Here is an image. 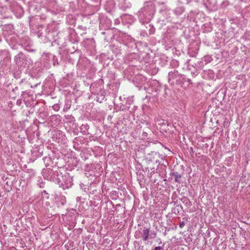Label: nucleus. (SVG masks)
Returning <instances> with one entry per match:
<instances>
[{
  "mask_svg": "<svg viewBox=\"0 0 250 250\" xmlns=\"http://www.w3.org/2000/svg\"><path fill=\"white\" fill-rule=\"evenodd\" d=\"M16 64L20 66H22L26 61L25 56L21 52L16 55L14 57Z\"/></svg>",
  "mask_w": 250,
  "mask_h": 250,
  "instance_id": "f257e3e1",
  "label": "nucleus"
},
{
  "mask_svg": "<svg viewBox=\"0 0 250 250\" xmlns=\"http://www.w3.org/2000/svg\"><path fill=\"white\" fill-rule=\"evenodd\" d=\"M70 108V105H68L67 104L65 105V106L64 108V110H67Z\"/></svg>",
  "mask_w": 250,
  "mask_h": 250,
  "instance_id": "423d86ee",
  "label": "nucleus"
},
{
  "mask_svg": "<svg viewBox=\"0 0 250 250\" xmlns=\"http://www.w3.org/2000/svg\"><path fill=\"white\" fill-rule=\"evenodd\" d=\"M178 74V71L176 70H174L173 71H171L168 73V80L170 81L176 78Z\"/></svg>",
  "mask_w": 250,
  "mask_h": 250,
  "instance_id": "f03ea898",
  "label": "nucleus"
},
{
  "mask_svg": "<svg viewBox=\"0 0 250 250\" xmlns=\"http://www.w3.org/2000/svg\"><path fill=\"white\" fill-rule=\"evenodd\" d=\"M149 230L148 229H145L143 230L142 238H143L144 240L146 241L149 235Z\"/></svg>",
  "mask_w": 250,
  "mask_h": 250,
  "instance_id": "7ed1b4c3",
  "label": "nucleus"
},
{
  "mask_svg": "<svg viewBox=\"0 0 250 250\" xmlns=\"http://www.w3.org/2000/svg\"><path fill=\"white\" fill-rule=\"evenodd\" d=\"M175 176V181L176 182L180 183V179L181 178V176L180 174L176 173L175 174H174Z\"/></svg>",
  "mask_w": 250,
  "mask_h": 250,
  "instance_id": "20e7f679",
  "label": "nucleus"
},
{
  "mask_svg": "<svg viewBox=\"0 0 250 250\" xmlns=\"http://www.w3.org/2000/svg\"><path fill=\"white\" fill-rule=\"evenodd\" d=\"M161 247L158 246L155 248V250H161Z\"/></svg>",
  "mask_w": 250,
  "mask_h": 250,
  "instance_id": "0eeeda50",
  "label": "nucleus"
},
{
  "mask_svg": "<svg viewBox=\"0 0 250 250\" xmlns=\"http://www.w3.org/2000/svg\"><path fill=\"white\" fill-rule=\"evenodd\" d=\"M53 108L54 110H58L59 108V106L58 104H55L53 106Z\"/></svg>",
  "mask_w": 250,
  "mask_h": 250,
  "instance_id": "39448f33",
  "label": "nucleus"
},
{
  "mask_svg": "<svg viewBox=\"0 0 250 250\" xmlns=\"http://www.w3.org/2000/svg\"><path fill=\"white\" fill-rule=\"evenodd\" d=\"M183 225H184V224H183V223H182V224H181L179 226L180 228H182Z\"/></svg>",
  "mask_w": 250,
  "mask_h": 250,
  "instance_id": "6e6552de",
  "label": "nucleus"
},
{
  "mask_svg": "<svg viewBox=\"0 0 250 250\" xmlns=\"http://www.w3.org/2000/svg\"><path fill=\"white\" fill-rule=\"evenodd\" d=\"M53 118H57V116H54V117H53Z\"/></svg>",
  "mask_w": 250,
  "mask_h": 250,
  "instance_id": "1a4fd4ad",
  "label": "nucleus"
}]
</instances>
